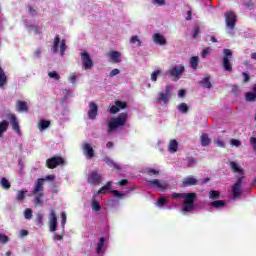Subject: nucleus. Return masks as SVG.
<instances>
[{
  "instance_id": "1",
  "label": "nucleus",
  "mask_w": 256,
  "mask_h": 256,
  "mask_svg": "<svg viewBox=\"0 0 256 256\" xmlns=\"http://www.w3.org/2000/svg\"><path fill=\"white\" fill-rule=\"evenodd\" d=\"M184 197V201L182 203V212L183 213H191V211H195V199H197V193H176L172 194V199H181Z\"/></svg>"
},
{
  "instance_id": "2",
  "label": "nucleus",
  "mask_w": 256,
  "mask_h": 256,
  "mask_svg": "<svg viewBox=\"0 0 256 256\" xmlns=\"http://www.w3.org/2000/svg\"><path fill=\"white\" fill-rule=\"evenodd\" d=\"M129 119V114L127 112H122L118 117L111 118L108 122V135H111L113 131L119 129V127H125L127 125V120Z\"/></svg>"
},
{
  "instance_id": "3",
  "label": "nucleus",
  "mask_w": 256,
  "mask_h": 256,
  "mask_svg": "<svg viewBox=\"0 0 256 256\" xmlns=\"http://www.w3.org/2000/svg\"><path fill=\"white\" fill-rule=\"evenodd\" d=\"M224 57L222 58V65L224 71H228L229 73L233 71V64L231 63V58L233 57V51L230 49H224L223 51Z\"/></svg>"
},
{
  "instance_id": "4",
  "label": "nucleus",
  "mask_w": 256,
  "mask_h": 256,
  "mask_svg": "<svg viewBox=\"0 0 256 256\" xmlns=\"http://www.w3.org/2000/svg\"><path fill=\"white\" fill-rule=\"evenodd\" d=\"M81 61H82V69H85V71H89L90 69H93V59H91V55L89 52L84 51L80 54Z\"/></svg>"
},
{
  "instance_id": "5",
  "label": "nucleus",
  "mask_w": 256,
  "mask_h": 256,
  "mask_svg": "<svg viewBox=\"0 0 256 256\" xmlns=\"http://www.w3.org/2000/svg\"><path fill=\"white\" fill-rule=\"evenodd\" d=\"M59 165H65V159L61 156H53L46 160V167L48 169H56Z\"/></svg>"
},
{
  "instance_id": "6",
  "label": "nucleus",
  "mask_w": 256,
  "mask_h": 256,
  "mask_svg": "<svg viewBox=\"0 0 256 256\" xmlns=\"http://www.w3.org/2000/svg\"><path fill=\"white\" fill-rule=\"evenodd\" d=\"M225 23L228 29L233 31L235 29V25L237 23V15H235V12L229 11L225 14Z\"/></svg>"
},
{
  "instance_id": "7",
  "label": "nucleus",
  "mask_w": 256,
  "mask_h": 256,
  "mask_svg": "<svg viewBox=\"0 0 256 256\" xmlns=\"http://www.w3.org/2000/svg\"><path fill=\"white\" fill-rule=\"evenodd\" d=\"M149 185L158 189V191H167L169 189V181L167 180L154 179L149 181Z\"/></svg>"
},
{
  "instance_id": "8",
  "label": "nucleus",
  "mask_w": 256,
  "mask_h": 256,
  "mask_svg": "<svg viewBox=\"0 0 256 256\" xmlns=\"http://www.w3.org/2000/svg\"><path fill=\"white\" fill-rule=\"evenodd\" d=\"M87 181L90 185H99L103 181V177L99 172L92 171L88 174Z\"/></svg>"
},
{
  "instance_id": "9",
  "label": "nucleus",
  "mask_w": 256,
  "mask_h": 256,
  "mask_svg": "<svg viewBox=\"0 0 256 256\" xmlns=\"http://www.w3.org/2000/svg\"><path fill=\"white\" fill-rule=\"evenodd\" d=\"M8 119L10 120V124L12 125L13 131H15L17 135H21V127L19 126L17 116H15V114H8Z\"/></svg>"
},
{
  "instance_id": "10",
  "label": "nucleus",
  "mask_w": 256,
  "mask_h": 256,
  "mask_svg": "<svg viewBox=\"0 0 256 256\" xmlns=\"http://www.w3.org/2000/svg\"><path fill=\"white\" fill-rule=\"evenodd\" d=\"M99 112V106L95 102L89 103V110H88V119L94 120L97 119V114Z\"/></svg>"
},
{
  "instance_id": "11",
  "label": "nucleus",
  "mask_w": 256,
  "mask_h": 256,
  "mask_svg": "<svg viewBox=\"0 0 256 256\" xmlns=\"http://www.w3.org/2000/svg\"><path fill=\"white\" fill-rule=\"evenodd\" d=\"M184 72H185L184 66H175L170 70H168L170 77H175L176 79H179Z\"/></svg>"
},
{
  "instance_id": "12",
  "label": "nucleus",
  "mask_w": 256,
  "mask_h": 256,
  "mask_svg": "<svg viewBox=\"0 0 256 256\" xmlns=\"http://www.w3.org/2000/svg\"><path fill=\"white\" fill-rule=\"evenodd\" d=\"M82 149L87 159H93L95 157V150L93 149V147H91V144L84 143Z\"/></svg>"
},
{
  "instance_id": "13",
  "label": "nucleus",
  "mask_w": 256,
  "mask_h": 256,
  "mask_svg": "<svg viewBox=\"0 0 256 256\" xmlns=\"http://www.w3.org/2000/svg\"><path fill=\"white\" fill-rule=\"evenodd\" d=\"M171 89H172V87L169 86V84H167V85H166L165 93L161 92V93L158 95L157 103H161V101H163L164 104H167V101H169V93H171Z\"/></svg>"
},
{
  "instance_id": "14",
  "label": "nucleus",
  "mask_w": 256,
  "mask_h": 256,
  "mask_svg": "<svg viewBox=\"0 0 256 256\" xmlns=\"http://www.w3.org/2000/svg\"><path fill=\"white\" fill-rule=\"evenodd\" d=\"M50 231L53 233L57 231V214L55 213V210H51L50 212Z\"/></svg>"
},
{
  "instance_id": "15",
  "label": "nucleus",
  "mask_w": 256,
  "mask_h": 256,
  "mask_svg": "<svg viewBox=\"0 0 256 256\" xmlns=\"http://www.w3.org/2000/svg\"><path fill=\"white\" fill-rule=\"evenodd\" d=\"M196 184H197L196 178L186 177L181 181L180 187H192L193 185H196Z\"/></svg>"
},
{
  "instance_id": "16",
  "label": "nucleus",
  "mask_w": 256,
  "mask_h": 256,
  "mask_svg": "<svg viewBox=\"0 0 256 256\" xmlns=\"http://www.w3.org/2000/svg\"><path fill=\"white\" fill-rule=\"evenodd\" d=\"M16 111H18V113H27L29 111L27 102L18 100L16 103Z\"/></svg>"
},
{
  "instance_id": "17",
  "label": "nucleus",
  "mask_w": 256,
  "mask_h": 256,
  "mask_svg": "<svg viewBox=\"0 0 256 256\" xmlns=\"http://www.w3.org/2000/svg\"><path fill=\"white\" fill-rule=\"evenodd\" d=\"M9 79L7 78V74H5V70L0 65V89H5Z\"/></svg>"
},
{
  "instance_id": "18",
  "label": "nucleus",
  "mask_w": 256,
  "mask_h": 256,
  "mask_svg": "<svg viewBox=\"0 0 256 256\" xmlns=\"http://www.w3.org/2000/svg\"><path fill=\"white\" fill-rule=\"evenodd\" d=\"M103 161H104V163H106V165H108L115 171H121V166H119V164L115 163V161H113L111 158L104 157Z\"/></svg>"
},
{
  "instance_id": "19",
  "label": "nucleus",
  "mask_w": 256,
  "mask_h": 256,
  "mask_svg": "<svg viewBox=\"0 0 256 256\" xmlns=\"http://www.w3.org/2000/svg\"><path fill=\"white\" fill-rule=\"evenodd\" d=\"M44 185H45V179L43 178L37 179L34 185V193H41L43 191Z\"/></svg>"
},
{
  "instance_id": "20",
  "label": "nucleus",
  "mask_w": 256,
  "mask_h": 256,
  "mask_svg": "<svg viewBox=\"0 0 256 256\" xmlns=\"http://www.w3.org/2000/svg\"><path fill=\"white\" fill-rule=\"evenodd\" d=\"M108 57H110L113 63H121V53L119 51L113 50L109 52Z\"/></svg>"
},
{
  "instance_id": "21",
  "label": "nucleus",
  "mask_w": 256,
  "mask_h": 256,
  "mask_svg": "<svg viewBox=\"0 0 256 256\" xmlns=\"http://www.w3.org/2000/svg\"><path fill=\"white\" fill-rule=\"evenodd\" d=\"M241 185H243V176L239 177L232 186V193H241Z\"/></svg>"
},
{
  "instance_id": "22",
  "label": "nucleus",
  "mask_w": 256,
  "mask_h": 256,
  "mask_svg": "<svg viewBox=\"0 0 256 256\" xmlns=\"http://www.w3.org/2000/svg\"><path fill=\"white\" fill-rule=\"evenodd\" d=\"M211 76L205 75L204 78L198 82L199 85H203L204 89H211Z\"/></svg>"
},
{
  "instance_id": "23",
  "label": "nucleus",
  "mask_w": 256,
  "mask_h": 256,
  "mask_svg": "<svg viewBox=\"0 0 256 256\" xmlns=\"http://www.w3.org/2000/svg\"><path fill=\"white\" fill-rule=\"evenodd\" d=\"M153 41L157 45H165V43H167V39H165V37L159 33L154 34Z\"/></svg>"
},
{
  "instance_id": "24",
  "label": "nucleus",
  "mask_w": 256,
  "mask_h": 256,
  "mask_svg": "<svg viewBox=\"0 0 256 256\" xmlns=\"http://www.w3.org/2000/svg\"><path fill=\"white\" fill-rule=\"evenodd\" d=\"M202 147H208L211 145V138H209V134L203 133L200 137Z\"/></svg>"
},
{
  "instance_id": "25",
  "label": "nucleus",
  "mask_w": 256,
  "mask_h": 256,
  "mask_svg": "<svg viewBox=\"0 0 256 256\" xmlns=\"http://www.w3.org/2000/svg\"><path fill=\"white\" fill-rule=\"evenodd\" d=\"M210 207H214L215 209H223V207H225V205H227V201L225 200H216L211 202Z\"/></svg>"
},
{
  "instance_id": "26",
  "label": "nucleus",
  "mask_w": 256,
  "mask_h": 256,
  "mask_svg": "<svg viewBox=\"0 0 256 256\" xmlns=\"http://www.w3.org/2000/svg\"><path fill=\"white\" fill-rule=\"evenodd\" d=\"M177 149H179V142L171 140L168 146L169 153H177Z\"/></svg>"
},
{
  "instance_id": "27",
  "label": "nucleus",
  "mask_w": 256,
  "mask_h": 256,
  "mask_svg": "<svg viewBox=\"0 0 256 256\" xmlns=\"http://www.w3.org/2000/svg\"><path fill=\"white\" fill-rule=\"evenodd\" d=\"M49 127H51V121L49 120H40L38 123L39 131H45L46 129H49Z\"/></svg>"
},
{
  "instance_id": "28",
  "label": "nucleus",
  "mask_w": 256,
  "mask_h": 256,
  "mask_svg": "<svg viewBox=\"0 0 256 256\" xmlns=\"http://www.w3.org/2000/svg\"><path fill=\"white\" fill-rule=\"evenodd\" d=\"M229 165H230L233 173H238L239 175H243V169H241L236 162L231 161V162H229Z\"/></svg>"
},
{
  "instance_id": "29",
  "label": "nucleus",
  "mask_w": 256,
  "mask_h": 256,
  "mask_svg": "<svg viewBox=\"0 0 256 256\" xmlns=\"http://www.w3.org/2000/svg\"><path fill=\"white\" fill-rule=\"evenodd\" d=\"M9 129V121L3 120L0 122V137H3V134Z\"/></svg>"
},
{
  "instance_id": "30",
  "label": "nucleus",
  "mask_w": 256,
  "mask_h": 256,
  "mask_svg": "<svg viewBox=\"0 0 256 256\" xmlns=\"http://www.w3.org/2000/svg\"><path fill=\"white\" fill-rule=\"evenodd\" d=\"M0 187L5 189V191H9V189H11V182H9L7 178L3 177L0 179Z\"/></svg>"
},
{
  "instance_id": "31",
  "label": "nucleus",
  "mask_w": 256,
  "mask_h": 256,
  "mask_svg": "<svg viewBox=\"0 0 256 256\" xmlns=\"http://www.w3.org/2000/svg\"><path fill=\"white\" fill-rule=\"evenodd\" d=\"M190 67L194 69V71L199 67V56H193L190 58Z\"/></svg>"
},
{
  "instance_id": "32",
  "label": "nucleus",
  "mask_w": 256,
  "mask_h": 256,
  "mask_svg": "<svg viewBox=\"0 0 256 256\" xmlns=\"http://www.w3.org/2000/svg\"><path fill=\"white\" fill-rule=\"evenodd\" d=\"M59 43H61V37L59 35H56L52 46L53 53H57V51L59 50Z\"/></svg>"
},
{
  "instance_id": "33",
  "label": "nucleus",
  "mask_w": 256,
  "mask_h": 256,
  "mask_svg": "<svg viewBox=\"0 0 256 256\" xmlns=\"http://www.w3.org/2000/svg\"><path fill=\"white\" fill-rule=\"evenodd\" d=\"M99 194H94L92 198V209L93 211H101V205H99V202L95 199Z\"/></svg>"
},
{
  "instance_id": "34",
  "label": "nucleus",
  "mask_w": 256,
  "mask_h": 256,
  "mask_svg": "<svg viewBox=\"0 0 256 256\" xmlns=\"http://www.w3.org/2000/svg\"><path fill=\"white\" fill-rule=\"evenodd\" d=\"M144 173L146 175H149V177H153V175L154 176L160 175L159 170H156V169H153V168H146V169H144Z\"/></svg>"
},
{
  "instance_id": "35",
  "label": "nucleus",
  "mask_w": 256,
  "mask_h": 256,
  "mask_svg": "<svg viewBox=\"0 0 256 256\" xmlns=\"http://www.w3.org/2000/svg\"><path fill=\"white\" fill-rule=\"evenodd\" d=\"M105 245V238L104 237H101L99 239V242L97 244V247H96V253H101V251H103V247Z\"/></svg>"
},
{
  "instance_id": "36",
  "label": "nucleus",
  "mask_w": 256,
  "mask_h": 256,
  "mask_svg": "<svg viewBox=\"0 0 256 256\" xmlns=\"http://www.w3.org/2000/svg\"><path fill=\"white\" fill-rule=\"evenodd\" d=\"M34 205H35V207H43V194H39L34 199Z\"/></svg>"
},
{
  "instance_id": "37",
  "label": "nucleus",
  "mask_w": 256,
  "mask_h": 256,
  "mask_svg": "<svg viewBox=\"0 0 256 256\" xmlns=\"http://www.w3.org/2000/svg\"><path fill=\"white\" fill-rule=\"evenodd\" d=\"M178 111L180 113H188L189 112V106L186 103H181L177 106Z\"/></svg>"
},
{
  "instance_id": "38",
  "label": "nucleus",
  "mask_w": 256,
  "mask_h": 256,
  "mask_svg": "<svg viewBox=\"0 0 256 256\" xmlns=\"http://www.w3.org/2000/svg\"><path fill=\"white\" fill-rule=\"evenodd\" d=\"M130 43L134 45V43H137V47H141L143 45V42L139 39V36L134 35L130 39Z\"/></svg>"
},
{
  "instance_id": "39",
  "label": "nucleus",
  "mask_w": 256,
  "mask_h": 256,
  "mask_svg": "<svg viewBox=\"0 0 256 256\" xmlns=\"http://www.w3.org/2000/svg\"><path fill=\"white\" fill-rule=\"evenodd\" d=\"M156 205L158 207H164V205H167V198L163 197V196H160L158 198V201L156 202Z\"/></svg>"
},
{
  "instance_id": "40",
  "label": "nucleus",
  "mask_w": 256,
  "mask_h": 256,
  "mask_svg": "<svg viewBox=\"0 0 256 256\" xmlns=\"http://www.w3.org/2000/svg\"><path fill=\"white\" fill-rule=\"evenodd\" d=\"M245 99L246 101L253 102L256 100V94H254L253 92H248L245 95Z\"/></svg>"
},
{
  "instance_id": "41",
  "label": "nucleus",
  "mask_w": 256,
  "mask_h": 256,
  "mask_svg": "<svg viewBox=\"0 0 256 256\" xmlns=\"http://www.w3.org/2000/svg\"><path fill=\"white\" fill-rule=\"evenodd\" d=\"M0 243L1 245H7V243H9V236L0 233Z\"/></svg>"
},
{
  "instance_id": "42",
  "label": "nucleus",
  "mask_w": 256,
  "mask_h": 256,
  "mask_svg": "<svg viewBox=\"0 0 256 256\" xmlns=\"http://www.w3.org/2000/svg\"><path fill=\"white\" fill-rule=\"evenodd\" d=\"M48 77L50 79H55L56 81H59V79H61V76L59 75V73H57V71L49 72Z\"/></svg>"
},
{
  "instance_id": "43",
  "label": "nucleus",
  "mask_w": 256,
  "mask_h": 256,
  "mask_svg": "<svg viewBox=\"0 0 256 256\" xmlns=\"http://www.w3.org/2000/svg\"><path fill=\"white\" fill-rule=\"evenodd\" d=\"M115 105L118 107L119 111H120V109H127V102H123V101L117 100L115 102Z\"/></svg>"
},
{
  "instance_id": "44",
  "label": "nucleus",
  "mask_w": 256,
  "mask_h": 256,
  "mask_svg": "<svg viewBox=\"0 0 256 256\" xmlns=\"http://www.w3.org/2000/svg\"><path fill=\"white\" fill-rule=\"evenodd\" d=\"M244 6L246 9H254L255 8V2H253V0H247L244 2Z\"/></svg>"
},
{
  "instance_id": "45",
  "label": "nucleus",
  "mask_w": 256,
  "mask_h": 256,
  "mask_svg": "<svg viewBox=\"0 0 256 256\" xmlns=\"http://www.w3.org/2000/svg\"><path fill=\"white\" fill-rule=\"evenodd\" d=\"M36 224L38 225V227H41L43 225V214L38 213L36 215Z\"/></svg>"
},
{
  "instance_id": "46",
  "label": "nucleus",
  "mask_w": 256,
  "mask_h": 256,
  "mask_svg": "<svg viewBox=\"0 0 256 256\" xmlns=\"http://www.w3.org/2000/svg\"><path fill=\"white\" fill-rule=\"evenodd\" d=\"M109 189H111V181L107 182L106 185H104L103 187H101L98 190V193H104V191H109Z\"/></svg>"
},
{
  "instance_id": "47",
  "label": "nucleus",
  "mask_w": 256,
  "mask_h": 256,
  "mask_svg": "<svg viewBox=\"0 0 256 256\" xmlns=\"http://www.w3.org/2000/svg\"><path fill=\"white\" fill-rule=\"evenodd\" d=\"M25 219H33V210L27 208L24 212Z\"/></svg>"
},
{
  "instance_id": "48",
  "label": "nucleus",
  "mask_w": 256,
  "mask_h": 256,
  "mask_svg": "<svg viewBox=\"0 0 256 256\" xmlns=\"http://www.w3.org/2000/svg\"><path fill=\"white\" fill-rule=\"evenodd\" d=\"M65 51H67V45L65 44V40L60 42V54L65 55Z\"/></svg>"
},
{
  "instance_id": "49",
  "label": "nucleus",
  "mask_w": 256,
  "mask_h": 256,
  "mask_svg": "<svg viewBox=\"0 0 256 256\" xmlns=\"http://www.w3.org/2000/svg\"><path fill=\"white\" fill-rule=\"evenodd\" d=\"M152 3L154 5H158V7H163L167 5V2L165 0H152Z\"/></svg>"
},
{
  "instance_id": "50",
  "label": "nucleus",
  "mask_w": 256,
  "mask_h": 256,
  "mask_svg": "<svg viewBox=\"0 0 256 256\" xmlns=\"http://www.w3.org/2000/svg\"><path fill=\"white\" fill-rule=\"evenodd\" d=\"M161 75V70H156L151 74V81H157V76Z\"/></svg>"
},
{
  "instance_id": "51",
  "label": "nucleus",
  "mask_w": 256,
  "mask_h": 256,
  "mask_svg": "<svg viewBox=\"0 0 256 256\" xmlns=\"http://www.w3.org/2000/svg\"><path fill=\"white\" fill-rule=\"evenodd\" d=\"M109 112L111 113V115L119 113V108L117 107V104L111 106Z\"/></svg>"
},
{
  "instance_id": "52",
  "label": "nucleus",
  "mask_w": 256,
  "mask_h": 256,
  "mask_svg": "<svg viewBox=\"0 0 256 256\" xmlns=\"http://www.w3.org/2000/svg\"><path fill=\"white\" fill-rule=\"evenodd\" d=\"M61 225L62 227H65V223H67V214L65 212H61Z\"/></svg>"
},
{
  "instance_id": "53",
  "label": "nucleus",
  "mask_w": 256,
  "mask_h": 256,
  "mask_svg": "<svg viewBox=\"0 0 256 256\" xmlns=\"http://www.w3.org/2000/svg\"><path fill=\"white\" fill-rule=\"evenodd\" d=\"M229 199H233L236 201V199H241V193H232L229 195Z\"/></svg>"
},
{
  "instance_id": "54",
  "label": "nucleus",
  "mask_w": 256,
  "mask_h": 256,
  "mask_svg": "<svg viewBox=\"0 0 256 256\" xmlns=\"http://www.w3.org/2000/svg\"><path fill=\"white\" fill-rule=\"evenodd\" d=\"M230 145H233L234 147H241V141H239L237 139H232L230 141Z\"/></svg>"
},
{
  "instance_id": "55",
  "label": "nucleus",
  "mask_w": 256,
  "mask_h": 256,
  "mask_svg": "<svg viewBox=\"0 0 256 256\" xmlns=\"http://www.w3.org/2000/svg\"><path fill=\"white\" fill-rule=\"evenodd\" d=\"M28 12L32 15V17H35V15H37V10H35V8H33V6L31 5L28 6Z\"/></svg>"
},
{
  "instance_id": "56",
  "label": "nucleus",
  "mask_w": 256,
  "mask_h": 256,
  "mask_svg": "<svg viewBox=\"0 0 256 256\" xmlns=\"http://www.w3.org/2000/svg\"><path fill=\"white\" fill-rule=\"evenodd\" d=\"M250 145H251L252 149H254V151L256 152V138L255 137L250 138Z\"/></svg>"
},
{
  "instance_id": "57",
  "label": "nucleus",
  "mask_w": 256,
  "mask_h": 256,
  "mask_svg": "<svg viewBox=\"0 0 256 256\" xmlns=\"http://www.w3.org/2000/svg\"><path fill=\"white\" fill-rule=\"evenodd\" d=\"M211 51V48H206L201 52V57L203 59H205V57H207V55H209V52Z\"/></svg>"
},
{
  "instance_id": "58",
  "label": "nucleus",
  "mask_w": 256,
  "mask_h": 256,
  "mask_svg": "<svg viewBox=\"0 0 256 256\" xmlns=\"http://www.w3.org/2000/svg\"><path fill=\"white\" fill-rule=\"evenodd\" d=\"M119 73H121V71L115 68L110 72V77H115V75H119Z\"/></svg>"
},
{
  "instance_id": "59",
  "label": "nucleus",
  "mask_w": 256,
  "mask_h": 256,
  "mask_svg": "<svg viewBox=\"0 0 256 256\" xmlns=\"http://www.w3.org/2000/svg\"><path fill=\"white\" fill-rule=\"evenodd\" d=\"M42 179H45V182L46 181H53L55 179V174L47 175V176H45V178H42Z\"/></svg>"
},
{
  "instance_id": "60",
  "label": "nucleus",
  "mask_w": 256,
  "mask_h": 256,
  "mask_svg": "<svg viewBox=\"0 0 256 256\" xmlns=\"http://www.w3.org/2000/svg\"><path fill=\"white\" fill-rule=\"evenodd\" d=\"M200 29H199V27H196L195 29H194V32H193V39H197V37L199 36V33H200Z\"/></svg>"
},
{
  "instance_id": "61",
  "label": "nucleus",
  "mask_w": 256,
  "mask_h": 256,
  "mask_svg": "<svg viewBox=\"0 0 256 256\" xmlns=\"http://www.w3.org/2000/svg\"><path fill=\"white\" fill-rule=\"evenodd\" d=\"M221 197V194L219 193H210L209 198L210 199H219Z\"/></svg>"
},
{
  "instance_id": "62",
  "label": "nucleus",
  "mask_w": 256,
  "mask_h": 256,
  "mask_svg": "<svg viewBox=\"0 0 256 256\" xmlns=\"http://www.w3.org/2000/svg\"><path fill=\"white\" fill-rule=\"evenodd\" d=\"M215 144L217 145V147H225V142H223V140H216Z\"/></svg>"
},
{
  "instance_id": "63",
  "label": "nucleus",
  "mask_w": 256,
  "mask_h": 256,
  "mask_svg": "<svg viewBox=\"0 0 256 256\" xmlns=\"http://www.w3.org/2000/svg\"><path fill=\"white\" fill-rule=\"evenodd\" d=\"M128 183L129 181L127 179H122L119 181L120 187H125V185H127Z\"/></svg>"
},
{
  "instance_id": "64",
  "label": "nucleus",
  "mask_w": 256,
  "mask_h": 256,
  "mask_svg": "<svg viewBox=\"0 0 256 256\" xmlns=\"http://www.w3.org/2000/svg\"><path fill=\"white\" fill-rule=\"evenodd\" d=\"M34 57H41V48H37L35 51H34Z\"/></svg>"
}]
</instances>
